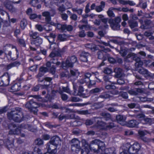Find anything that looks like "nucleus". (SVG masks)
Masks as SVG:
<instances>
[{"instance_id": "864d4df0", "label": "nucleus", "mask_w": 154, "mask_h": 154, "mask_svg": "<svg viewBox=\"0 0 154 154\" xmlns=\"http://www.w3.org/2000/svg\"><path fill=\"white\" fill-rule=\"evenodd\" d=\"M4 15L8 17V19L9 20L10 17L8 14L1 9H0V18H2V16Z\"/></svg>"}, {"instance_id": "338daca9", "label": "nucleus", "mask_w": 154, "mask_h": 154, "mask_svg": "<svg viewBox=\"0 0 154 154\" xmlns=\"http://www.w3.org/2000/svg\"><path fill=\"white\" fill-rule=\"evenodd\" d=\"M91 76V74L89 72H86L83 78L85 80H87L88 82L90 80V78Z\"/></svg>"}, {"instance_id": "393cba45", "label": "nucleus", "mask_w": 154, "mask_h": 154, "mask_svg": "<svg viewBox=\"0 0 154 154\" xmlns=\"http://www.w3.org/2000/svg\"><path fill=\"white\" fill-rule=\"evenodd\" d=\"M85 47L88 49L94 51L98 49L96 45L92 43H88L85 45Z\"/></svg>"}, {"instance_id": "2eb2a0df", "label": "nucleus", "mask_w": 154, "mask_h": 154, "mask_svg": "<svg viewBox=\"0 0 154 154\" xmlns=\"http://www.w3.org/2000/svg\"><path fill=\"white\" fill-rule=\"evenodd\" d=\"M143 92V90L139 88L131 89L128 91V93L131 95H137L139 93L142 94Z\"/></svg>"}, {"instance_id": "052dcab7", "label": "nucleus", "mask_w": 154, "mask_h": 154, "mask_svg": "<svg viewBox=\"0 0 154 154\" xmlns=\"http://www.w3.org/2000/svg\"><path fill=\"white\" fill-rule=\"evenodd\" d=\"M82 146L85 147L84 149H89V145L87 141L85 139H83L81 141Z\"/></svg>"}, {"instance_id": "473e14b6", "label": "nucleus", "mask_w": 154, "mask_h": 154, "mask_svg": "<svg viewBox=\"0 0 154 154\" xmlns=\"http://www.w3.org/2000/svg\"><path fill=\"white\" fill-rule=\"evenodd\" d=\"M21 88V85L20 82L15 83L12 85L11 88L14 92H16L19 90Z\"/></svg>"}, {"instance_id": "b1692460", "label": "nucleus", "mask_w": 154, "mask_h": 154, "mask_svg": "<svg viewBox=\"0 0 154 154\" xmlns=\"http://www.w3.org/2000/svg\"><path fill=\"white\" fill-rule=\"evenodd\" d=\"M116 118L117 121L119 123L122 125L125 124V121L126 120V117L125 116L119 115L116 116Z\"/></svg>"}, {"instance_id": "6ab92c4d", "label": "nucleus", "mask_w": 154, "mask_h": 154, "mask_svg": "<svg viewBox=\"0 0 154 154\" xmlns=\"http://www.w3.org/2000/svg\"><path fill=\"white\" fill-rule=\"evenodd\" d=\"M113 91H109L107 92H105L102 93L100 95V97H101L102 99H113V96L109 94H113Z\"/></svg>"}, {"instance_id": "c03bdc74", "label": "nucleus", "mask_w": 154, "mask_h": 154, "mask_svg": "<svg viewBox=\"0 0 154 154\" xmlns=\"http://www.w3.org/2000/svg\"><path fill=\"white\" fill-rule=\"evenodd\" d=\"M92 74L95 77V78L97 79L96 81L97 82H102L101 80L100 79L99 73L98 72L96 71L94 72H92Z\"/></svg>"}, {"instance_id": "5fc2aeb1", "label": "nucleus", "mask_w": 154, "mask_h": 154, "mask_svg": "<svg viewBox=\"0 0 154 154\" xmlns=\"http://www.w3.org/2000/svg\"><path fill=\"white\" fill-rule=\"evenodd\" d=\"M130 18L131 19L129 20H132L134 21H135L138 19V17L137 14H131L129 16Z\"/></svg>"}, {"instance_id": "9d476101", "label": "nucleus", "mask_w": 154, "mask_h": 154, "mask_svg": "<svg viewBox=\"0 0 154 154\" xmlns=\"http://www.w3.org/2000/svg\"><path fill=\"white\" fill-rule=\"evenodd\" d=\"M71 149L72 151L77 152L81 149L80 142L78 139L74 138L71 141Z\"/></svg>"}, {"instance_id": "e2e57ef3", "label": "nucleus", "mask_w": 154, "mask_h": 154, "mask_svg": "<svg viewBox=\"0 0 154 154\" xmlns=\"http://www.w3.org/2000/svg\"><path fill=\"white\" fill-rule=\"evenodd\" d=\"M107 85L105 86V88L107 90L110 89H115L116 88V87L113 84H111Z\"/></svg>"}, {"instance_id": "2f4dec72", "label": "nucleus", "mask_w": 154, "mask_h": 154, "mask_svg": "<svg viewBox=\"0 0 154 154\" xmlns=\"http://www.w3.org/2000/svg\"><path fill=\"white\" fill-rule=\"evenodd\" d=\"M111 76L109 75H104V76L103 77V79L105 83H107L108 82L110 84H116V83L115 82H112L111 81Z\"/></svg>"}, {"instance_id": "f704fd0d", "label": "nucleus", "mask_w": 154, "mask_h": 154, "mask_svg": "<svg viewBox=\"0 0 154 154\" xmlns=\"http://www.w3.org/2000/svg\"><path fill=\"white\" fill-rule=\"evenodd\" d=\"M103 51L101 50L98 51L97 53L98 58L99 59H102L104 60H106L107 59L106 55L108 54H106L105 55H104L103 54Z\"/></svg>"}, {"instance_id": "aec40b11", "label": "nucleus", "mask_w": 154, "mask_h": 154, "mask_svg": "<svg viewBox=\"0 0 154 154\" xmlns=\"http://www.w3.org/2000/svg\"><path fill=\"white\" fill-rule=\"evenodd\" d=\"M71 75L70 77L71 79L72 78L75 79H76L78 77L80 74V72L77 69H71L70 71Z\"/></svg>"}, {"instance_id": "69168bd1", "label": "nucleus", "mask_w": 154, "mask_h": 154, "mask_svg": "<svg viewBox=\"0 0 154 154\" xmlns=\"http://www.w3.org/2000/svg\"><path fill=\"white\" fill-rule=\"evenodd\" d=\"M77 113L79 114L83 115H87L89 114L90 113L89 112L88 110H79L77 111Z\"/></svg>"}, {"instance_id": "a19ab883", "label": "nucleus", "mask_w": 154, "mask_h": 154, "mask_svg": "<svg viewBox=\"0 0 154 154\" xmlns=\"http://www.w3.org/2000/svg\"><path fill=\"white\" fill-rule=\"evenodd\" d=\"M72 84L74 91L72 93V94L73 95H76V94L77 88L78 87H79V86L80 85H79L78 82H72Z\"/></svg>"}, {"instance_id": "4c0bfd02", "label": "nucleus", "mask_w": 154, "mask_h": 154, "mask_svg": "<svg viewBox=\"0 0 154 154\" xmlns=\"http://www.w3.org/2000/svg\"><path fill=\"white\" fill-rule=\"evenodd\" d=\"M20 129L18 128L11 129L9 132V135L18 134L20 133Z\"/></svg>"}, {"instance_id": "a878e982", "label": "nucleus", "mask_w": 154, "mask_h": 154, "mask_svg": "<svg viewBox=\"0 0 154 154\" xmlns=\"http://www.w3.org/2000/svg\"><path fill=\"white\" fill-rule=\"evenodd\" d=\"M118 1L120 4L123 5H129L130 6H133L136 5V3L132 1L129 0H118Z\"/></svg>"}, {"instance_id": "cd10ccee", "label": "nucleus", "mask_w": 154, "mask_h": 154, "mask_svg": "<svg viewBox=\"0 0 154 154\" xmlns=\"http://www.w3.org/2000/svg\"><path fill=\"white\" fill-rule=\"evenodd\" d=\"M102 154H116L114 147L106 148L104 149Z\"/></svg>"}, {"instance_id": "0eeeda50", "label": "nucleus", "mask_w": 154, "mask_h": 154, "mask_svg": "<svg viewBox=\"0 0 154 154\" xmlns=\"http://www.w3.org/2000/svg\"><path fill=\"white\" fill-rule=\"evenodd\" d=\"M121 20L120 17H118L114 19L110 18L109 20L108 23L110 24L111 28L114 30H119L120 29V25L119 24Z\"/></svg>"}, {"instance_id": "4be33fe9", "label": "nucleus", "mask_w": 154, "mask_h": 154, "mask_svg": "<svg viewBox=\"0 0 154 154\" xmlns=\"http://www.w3.org/2000/svg\"><path fill=\"white\" fill-rule=\"evenodd\" d=\"M84 91V88L83 86L81 85H79L78 93L76 92V95H74L79 96L81 97L86 98L87 97V96H86L85 94L83 93Z\"/></svg>"}, {"instance_id": "79ce46f5", "label": "nucleus", "mask_w": 154, "mask_h": 154, "mask_svg": "<svg viewBox=\"0 0 154 154\" xmlns=\"http://www.w3.org/2000/svg\"><path fill=\"white\" fill-rule=\"evenodd\" d=\"M29 36L31 37H32V39H35L39 37L38 35V33L36 32H33L32 31L29 32Z\"/></svg>"}, {"instance_id": "c9c22d12", "label": "nucleus", "mask_w": 154, "mask_h": 154, "mask_svg": "<svg viewBox=\"0 0 154 154\" xmlns=\"http://www.w3.org/2000/svg\"><path fill=\"white\" fill-rule=\"evenodd\" d=\"M144 24L141 25L140 28L145 29H146V26L150 25L152 23V21L150 20L146 19L144 21Z\"/></svg>"}, {"instance_id": "72a5a7b5", "label": "nucleus", "mask_w": 154, "mask_h": 154, "mask_svg": "<svg viewBox=\"0 0 154 154\" xmlns=\"http://www.w3.org/2000/svg\"><path fill=\"white\" fill-rule=\"evenodd\" d=\"M115 76L117 78L120 77L122 75V70L120 68H116L114 69Z\"/></svg>"}, {"instance_id": "dca6fc26", "label": "nucleus", "mask_w": 154, "mask_h": 154, "mask_svg": "<svg viewBox=\"0 0 154 154\" xmlns=\"http://www.w3.org/2000/svg\"><path fill=\"white\" fill-rule=\"evenodd\" d=\"M138 116L139 118H143V120L146 123L149 125L154 123V119L145 117V115L142 114H140L138 115Z\"/></svg>"}, {"instance_id": "de8ad7c7", "label": "nucleus", "mask_w": 154, "mask_h": 154, "mask_svg": "<svg viewBox=\"0 0 154 154\" xmlns=\"http://www.w3.org/2000/svg\"><path fill=\"white\" fill-rule=\"evenodd\" d=\"M9 137H8V138L7 139V140L5 142H4V144L6 147L8 146V145L10 144L11 143H13L14 139L13 138H11L10 139Z\"/></svg>"}, {"instance_id": "a18cd8bd", "label": "nucleus", "mask_w": 154, "mask_h": 154, "mask_svg": "<svg viewBox=\"0 0 154 154\" xmlns=\"http://www.w3.org/2000/svg\"><path fill=\"white\" fill-rule=\"evenodd\" d=\"M43 141L42 139L38 138L36 139L34 142L35 145L38 146H41L43 144Z\"/></svg>"}, {"instance_id": "bb28decb", "label": "nucleus", "mask_w": 154, "mask_h": 154, "mask_svg": "<svg viewBox=\"0 0 154 154\" xmlns=\"http://www.w3.org/2000/svg\"><path fill=\"white\" fill-rule=\"evenodd\" d=\"M21 126L22 128L27 129L28 130L32 132H35L37 131L35 128L33 127L32 126L28 124H22Z\"/></svg>"}, {"instance_id": "a211bd4d", "label": "nucleus", "mask_w": 154, "mask_h": 154, "mask_svg": "<svg viewBox=\"0 0 154 154\" xmlns=\"http://www.w3.org/2000/svg\"><path fill=\"white\" fill-rule=\"evenodd\" d=\"M43 42L42 39L40 37L35 39L31 40V44L34 45L36 47H38L40 46Z\"/></svg>"}, {"instance_id": "c85d7f7f", "label": "nucleus", "mask_w": 154, "mask_h": 154, "mask_svg": "<svg viewBox=\"0 0 154 154\" xmlns=\"http://www.w3.org/2000/svg\"><path fill=\"white\" fill-rule=\"evenodd\" d=\"M59 25L61 26V27L62 28V30L63 31H64L66 30L68 31H71L73 29V26L71 25L64 24L60 25Z\"/></svg>"}, {"instance_id": "f3484780", "label": "nucleus", "mask_w": 154, "mask_h": 154, "mask_svg": "<svg viewBox=\"0 0 154 154\" xmlns=\"http://www.w3.org/2000/svg\"><path fill=\"white\" fill-rule=\"evenodd\" d=\"M127 126L130 128L136 127L139 124L138 122L135 120H131L125 122Z\"/></svg>"}, {"instance_id": "6e6d98bb", "label": "nucleus", "mask_w": 154, "mask_h": 154, "mask_svg": "<svg viewBox=\"0 0 154 154\" xmlns=\"http://www.w3.org/2000/svg\"><path fill=\"white\" fill-rule=\"evenodd\" d=\"M72 10L73 12H76L79 15H81L83 11L82 8L78 9V8H72Z\"/></svg>"}, {"instance_id": "49530a36", "label": "nucleus", "mask_w": 154, "mask_h": 154, "mask_svg": "<svg viewBox=\"0 0 154 154\" xmlns=\"http://www.w3.org/2000/svg\"><path fill=\"white\" fill-rule=\"evenodd\" d=\"M27 24V21L26 19H23L21 21L20 26L22 29H24L25 28Z\"/></svg>"}, {"instance_id": "ea45409f", "label": "nucleus", "mask_w": 154, "mask_h": 154, "mask_svg": "<svg viewBox=\"0 0 154 154\" xmlns=\"http://www.w3.org/2000/svg\"><path fill=\"white\" fill-rule=\"evenodd\" d=\"M108 18H103L100 19L101 21L104 24L103 27L105 29H108L109 27L108 25L107 24V22H108L109 20Z\"/></svg>"}, {"instance_id": "774afa93", "label": "nucleus", "mask_w": 154, "mask_h": 154, "mask_svg": "<svg viewBox=\"0 0 154 154\" xmlns=\"http://www.w3.org/2000/svg\"><path fill=\"white\" fill-rule=\"evenodd\" d=\"M107 13L109 17H115V14L113 12V11L110 8L108 9Z\"/></svg>"}, {"instance_id": "f8f14e48", "label": "nucleus", "mask_w": 154, "mask_h": 154, "mask_svg": "<svg viewBox=\"0 0 154 154\" xmlns=\"http://www.w3.org/2000/svg\"><path fill=\"white\" fill-rule=\"evenodd\" d=\"M126 60L128 62H132L133 60L139 61L140 58L134 53H130L126 56Z\"/></svg>"}, {"instance_id": "f257e3e1", "label": "nucleus", "mask_w": 154, "mask_h": 154, "mask_svg": "<svg viewBox=\"0 0 154 154\" xmlns=\"http://www.w3.org/2000/svg\"><path fill=\"white\" fill-rule=\"evenodd\" d=\"M22 109L20 108L16 107L15 110H12L7 113V116L10 120H13L17 122H20L26 118L24 117L23 113L21 112Z\"/></svg>"}, {"instance_id": "412c9836", "label": "nucleus", "mask_w": 154, "mask_h": 154, "mask_svg": "<svg viewBox=\"0 0 154 154\" xmlns=\"http://www.w3.org/2000/svg\"><path fill=\"white\" fill-rule=\"evenodd\" d=\"M90 55L88 52L82 51L80 54V60L84 62H87L88 61V57Z\"/></svg>"}, {"instance_id": "4468645a", "label": "nucleus", "mask_w": 154, "mask_h": 154, "mask_svg": "<svg viewBox=\"0 0 154 154\" xmlns=\"http://www.w3.org/2000/svg\"><path fill=\"white\" fill-rule=\"evenodd\" d=\"M102 117H94L93 118L98 127H104L106 125V123L102 121Z\"/></svg>"}, {"instance_id": "39448f33", "label": "nucleus", "mask_w": 154, "mask_h": 154, "mask_svg": "<svg viewBox=\"0 0 154 154\" xmlns=\"http://www.w3.org/2000/svg\"><path fill=\"white\" fill-rule=\"evenodd\" d=\"M39 106L38 103L35 102L33 99L27 102L25 104V107L29 110L35 115H37L38 109L37 108Z\"/></svg>"}, {"instance_id": "7ed1b4c3", "label": "nucleus", "mask_w": 154, "mask_h": 154, "mask_svg": "<svg viewBox=\"0 0 154 154\" xmlns=\"http://www.w3.org/2000/svg\"><path fill=\"white\" fill-rule=\"evenodd\" d=\"M123 151L121 153H124V154H134L137 152L138 149L140 148V145L137 143H135L132 145L127 143L124 146Z\"/></svg>"}, {"instance_id": "c756f323", "label": "nucleus", "mask_w": 154, "mask_h": 154, "mask_svg": "<svg viewBox=\"0 0 154 154\" xmlns=\"http://www.w3.org/2000/svg\"><path fill=\"white\" fill-rule=\"evenodd\" d=\"M100 115L103 116L102 117V119H104L106 121H108L110 120L111 118V116L109 113L102 112L100 113Z\"/></svg>"}, {"instance_id": "58836bf2", "label": "nucleus", "mask_w": 154, "mask_h": 154, "mask_svg": "<svg viewBox=\"0 0 154 154\" xmlns=\"http://www.w3.org/2000/svg\"><path fill=\"white\" fill-rule=\"evenodd\" d=\"M48 72L53 75L54 78L55 77L56 72V67L54 65H52L49 69Z\"/></svg>"}, {"instance_id": "680f3d73", "label": "nucleus", "mask_w": 154, "mask_h": 154, "mask_svg": "<svg viewBox=\"0 0 154 154\" xmlns=\"http://www.w3.org/2000/svg\"><path fill=\"white\" fill-rule=\"evenodd\" d=\"M138 72L142 75H146L148 72V71L143 68H141L138 69Z\"/></svg>"}, {"instance_id": "603ef678", "label": "nucleus", "mask_w": 154, "mask_h": 154, "mask_svg": "<svg viewBox=\"0 0 154 154\" xmlns=\"http://www.w3.org/2000/svg\"><path fill=\"white\" fill-rule=\"evenodd\" d=\"M71 125L72 127H76L81 125V122L79 121L75 120L70 122Z\"/></svg>"}, {"instance_id": "bf43d9fd", "label": "nucleus", "mask_w": 154, "mask_h": 154, "mask_svg": "<svg viewBox=\"0 0 154 154\" xmlns=\"http://www.w3.org/2000/svg\"><path fill=\"white\" fill-rule=\"evenodd\" d=\"M95 100L98 101L97 103L98 104H100V107H102L103 106V104L102 103V102H103L104 100H101V97H100V95L99 97H96Z\"/></svg>"}, {"instance_id": "6e6552de", "label": "nucleus", "mask_w": 154, "mask_h": 154, "mask_svg": "<svg viewBox=\"0 0 154 154\" xmlns=\"http://www.w3.org/2000/svg\"><path fill=\"white\" fill-rule=\"evenodd\" d=\"M121 20L120 17H118L114 19L110 18L109 20L108 23L110 24L111 28L114 30H119L120 29V25L119 24Z\"/></svg>"}, {"instance_id": "9b49d317", "label": "nucleus", "mask_w": 154, "mask_h": 154, "mask_svg": "<svg viewBox=\"0 0 154 154\" xmlns=\"http://www.w3.org/2000/svg\"><path fill=\"white\" fill-rule=\"evenodd\" d=\"M57 147H55L54 144L50 143L49 141L46 144V149H47V152L46 153H48L50 154H52L56 153L57 150Z\"/></svg>"}, {"instance_id": "13d9d810", "label": "nucleus", "mask_w": 154, "mask_h": 154, "mask_svg": "<svg viewBox=\"0 0 154 154\" xmlns=\"http://www.w3.org/2000/svg\"><path fill=\"white\" fill-rule=\"evenodd\" d=\"M17 41L18 43L21 45V46L23 47H25L26 44L24 40L22 39L17 38Z\"/></svg>"}, {"instance_id": "3c124183", "label": "nucleus", "mask_w": 154, "mask_h": 154, "mask_svg": "<svg viewBox=\"0 0 154 154\" xmlns=\"http://www.w3.org/2000/svg\"><path fill=\"white\" fill-rule=\"evenodd\" d=\"M52 108L53 109H60L62 110L64 108L60 104L57 103L53 104L52 106Z\"/></svg>"}, {"instance_id": "0e129e2a", "label": "nucleus", "mask_w": 154, "mask_h": 154, "mask_svg": "<svg viewBox=\"0 0 154 154\" xmlns=\"http://www.w3.org/2000/svg\"><path fill=\"white\" fill-rule=\"evenodd\" d=\"M106 55V57L108 61L110 63L112 64L116 63V60L115 59L112 57H109L108 54Z\"/></svg>"}, {"instance_id": "423d86ee", "label": "nucleus", "mask_w": 154, "mask_h": 154, "mask_svg": "<svg viewBox=\"0 0 154 154\" xmlns=\"http://www.w3.org/2000/svg\"><path fill=\"white\" fill-rule=\"evenodd\" d=\"M78 61L77 57L75 55H72L67 57L65 62L62 61L61 66L63 68H72L74 63Z\"/></svg>"}, {"instance_id": "5701e85b", "label": "nucleus", "mask_w": 154, "mask_h": 154, "mask_svg": "<svg viewBox=\"0 0 154 154\" xmlns=\"http://www.w3.org/2000/svg\"><path fill=\"white\" fill-rule=\"evenodd\" d=\"M48 71V69L46 67L41 66L39 68V72L37 74L38 77H42Z\"/></svg>"}, {"instance_id": "f03ea898", "label": "nucleus", "mask_w": 154, "mask_h": 154, "mask_svg": "<svg viewBox=\"0 0 154 154\" xmlns=\"http://www.w3.org/2000/svg\"><path fill=\"white\" fill-rule=\"evenodd\" d=\"M103 142L97 139H95L91 142L89 144V149L94 152L98 153L99 149L102 150L104 147Z\"/></svg>"}, {"instance_id": "09e8293b", "label": "nucleus", "mask_w": 154, "mask_h": 154, "mask_svg": "<svg viewBox=\"0 0 154 154\" xmlns=\"http://www.w3.org/2000/svg\"><path fill=\"white\" fill-rule=\"evenodd\" d=\"M66 39V35L65 34H60L57 36V39L61 41H65Z\"/></svg>"}, {"instance_id": "8fccbe9b", "label": "nucleus", "mask_w": 154, "mask_h": 154, "mask_svg": "<svg viewBox=\"0 0 154 154\" xmlns=\"http://www.w3.org/2000/svg\"><path fill=\"white\" fill-rule=\"evenodd\" d=\"M120 51H119V54L123 56H125L127 54V51L125 48L122 47L121 46H120Z\"/></svg>"}, {"instance_id": "7c9ffc66", "label": "nucleus", "mask_w": 154, "mask_h": 154, "mask_svg": "<svg viewBox=\"0 0 154 154\" xmlns=\"http://www.w3.org/2000/svg\"><path fill=\"white\" fill-rule=\"evenodd\" d=\"M42 15L45 17V21L48 22H50L51 20L50 13L48 11H45L42 13Z\"/></svg>"}, {"instance_id": "20e7f679", "label": "nucleus", "mask_w": 154, "mask_h": 154, "mask_svg": "<svg viewBox=\"0 0 154 154\" xmlns=\"http://www.w3.org/2000/svg\"><path fill=\"white\" fill-rule=\"evenodd\" d=\"M52 47H53L54 48L49 55L51 58H56V57H61L62 55L66 51V48L65 47L60 49L58 48V45L56 43L51 44L50 47L51 48Z\"/></svg>"}, {"instance_id": "1a4fd4ad", "label": "nucleus", "mask_w": 154, "mask_h": 154, "mask_svg": "<svg viewBox=\"0 0 154 154\" xmlns=\"http://www.w3.org/2000/svg\"><path fill=\"white\" fill-rule=\"evenodd\" d=\"M10 76L8 72L5 73L0 77V86H6L8 85Z\"/></svg>"}, {"instance_id": "e433bc0d", "label": "nucleus", "mask_w": 154, "mask_h": 154, "mask_svg": "<svg viewBox=\"0 0 154 154\" xmlns=\"http://www.w3.org/2000/svg\"><path fill=\"white\" fill-rule=\"evenodd\" d=\"M128 23L129 26L131 29L137 27L138 26V23L136 21L132 20H129Z\"/></svg>"}, {"instance_id": "ddd939ff", "label": "nucleus", "mask_w": 154, "mask_h": 154, "mask_svg": "<svg viewBox=\"0 0 154 154\" xmlns=\"http://www.w3.org/2000/svg\"><path fill=\"white\" fill-rule=\"evenodd\" d=\"M50 143L54 144L55 147H57L60 145L61 141L60 138L57 136H55L53 137L51 139L50 141Z\"/></svg>"}, {"instance_id": "4d7b16f0", "label": "nucleus", "mask_w": 154, "mask_h": 154, "mask_svg": "<svg viewBox=\"0 0 154 154\" xmlns=\"http://www.w3.org/2000/svg\"><path fill=\"white\" fill-rule=\"evenodd\" d=\"M109 42H112L114 44L121 45L124 44V42L123 41H118V40L116 39H110Z\"/></svg>"}, {"instance_id": "37998d69", "label": "nucleus", "mask_w": 154, "mask_h": 154, "mask_svg": "<svg viewBox=\"0 0 154 154\" xmlns=\"http://www.w3.org/2000/svg\"><path fill=\"white\" fill-rule=\"evenodd\" d=\"M42 16L41 15H37L35 13L32 14L29 16V17L31 20H34L37 18L38 19H41Z\"/></svg>"}]
</instances>
